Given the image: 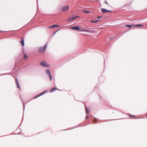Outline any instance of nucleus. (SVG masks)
<instances>
[{
	"mask_svg": "<svg viewBox=\"0 0 147 147\" xmlns=\"http://www.w3.org/2000/svg\"><path fill=\"white\" fill-rule=\"evenodd\" d=\"M47 47V44L43 47H41L38 49V51L40 53H43L46 50Z\"/></svg>",
	"mask_w": 147,
	"mask_h": 147,
	"instance_id": "f257e3e1",
	"label": "nucleus"
},
{
	"mask_svg": "<svg viewBox=\"0 0 147 147\" xmlns=\"http://www.w3.org/2000/svg\"><path fill=\"white\" fill-rule=\"evenodd\" d=\"M79 18V17L78 16H72V17H71L70 18H68L67 20V21H71L73 20H74L76 18Z\"/></svg>",
	"mask_w": 147,
	"mask_h": 147,
	"instance_id": "f03ea898",
	"label": "nucleus"
},
{
	"mask_svg": "<svg viewBox=\"0 0 147 147\" xmlns=\"http://www.w3.org/2000/svg\"><path fill=\"white\" fill-rule=\"evenodd\" d=\"M45 73L49 76L50 80L51 81L52 80V77L49 70L47 69L45 71Z\"/></svg>",
	"mask_w": 147,
	"mask_h": 147,
	"instance_id": "7ed1b4c3",
	"label": "nucleus"
},
{
	"mask_svg": "<svg viewBox=\"0 0 147 147\" xmlns=\"http://www.w3.org/2000/svg\"><path fill=\"white\" fill-rule=\"evenodd\" d=\"M134 26L135 27H142L143 25L141 24H136L135 25H126V26L129 28H131L132 26Z\"/></svg>",
	"mask_w": 147,
	"mask_h": 147,
	"instance_id": "20e7f679",
	"label": "nucleus"
},
{
	"mask_svg": "<svg viewBox=\"0 0 147 147\" xmlns=\"http://www.w3.org/2000/svg\"><path fill=\"white\" fill-rule=\"evenodd\" d=\"M46 92H47V91H46L43 92H42L41 93L34 97L33 98L34 99H36V98H37L38 97L42 95L43 94H44L45 93H46Z\"/></svg>",
	"mask_w": 147,
	"mask_h": 147,
	"instance_id": "39448f33",
	"label": "nucleus"
},
{
	"mask_svg": "<svg viewBox=\"0 0 147 147\" xmlns=\"http://www.w3.org/2000/svg\"><path fill=\"white\" fill-rule=\"evenodd\" d=\"M69 28L72 29L73 30H80L79 26H76L72 27H70Z\"/></svg>",
	"mask_w": 147,
	"mask_h": 147,
	"instance_id": "423d86ee",
	"label": "nucleus"
},
{
	"mask_svg": "<svg viewBox=\"0 0 147 147\" xmlns=\"http://www.w3.org/2000/svg\"><path fill=\"white\" fill-rule=\"evenodd\" d=\"M101 11L103 13H105L107 12H111V11H110L108 10H107L106 9L102 8V9H101Z\"/></svg>",
	"mask_w": 147,
	"mask_h": 147,
	"instance_id": "0eeeda50",
	"label": "nucleus"
},
{
	"mask_svg": "<svg viewBox=\"0 0 147 147\" xmlns=\"http://www.w3.org/2000/svg\"><path fill=\"white\" fill-rule=\"evenodd\" d=\"M69 6H65L63 7L62 10L63 11H65L67 10L69 8Z\"/></svg>",
	"mask_w": 147,
	"mask_h": 147,
	"instance_id": "6e6552de",
	"label": "nucleus"
},
{
	"mask_svg": "<svg viewBox=\"0 0 147 147\" xmlns=\"http://www.w3.org/2000/svg\"><path fill=\"white\" fill-rule=\"evenodd\" d=\"M59 27V26L57 25H53L50 26L48 27H47V28H54L55 27Z\"/></svg>",
	"mask_w": 147,
	"mask_h": 147,
	"instance_id": "1a4fd4ad",
	"label": "nucleus"
},
{
	"mask_svg": "<svg viewBox=\"0 0 147 147\" xmlns=\"http://www.w3.org/2000/svg\"><path fill=\"white\" fill-rule=\"evenodd\" d=\"M20 42L22 46H24V40L23 38H22V40L20 41Z\"/></svg>",
	"mask_w": 147,
	"mask_h": 147,
	"instance_id": "9d476101",
	"label": "nucleus"
},
{
	"mask_svg": "<svg viewBox=\"0 0 147 147\" xmlns=\"http://www.w3.org/2000/svg\"><path fill=\"white\" fill-rule=\"evenodd\" d=\"M57 90V89L56 88H52L50 90V92H53Z\"/></svg>",
	"mask_w": 147,
	"mask_h": 147,
	"instance_id": "9b49d317",
	"label": "nucleus"
},
{
	"mask_svg": "<svg viewBox=\"0 0 147 147\" xmlns=\"http://www.w3.org/2000/svg\"><path fill=\"white\" fill-rule=\"evenodd\" d=\"M16 83H17V87L18 88H20V86H19V84H18V80H17V78H16Z\"/></svg>",
	"mask_w": 147,
	"mask_h": 147,
	"instance_id": "f8f14e48",
	"label": "nucleus"
},
{
	"mask_svg": "<svg viewBox=\"0 0 147 147\" xmlns=\"http://www.w3.org/2000/svg\"><path fill=\"white\" fill-rule=\"evenodd\" d=\"M47 63L46 61H43L41 62L40 64H46Z\"/></svg>",
	"mask_w": 147,
	"mask_h": 147,
	"instance_id": "ddd939ff",
	"label": "nucleus"
},
{
	"mask_svg": "<svg viewBox=\"0 0 147 147\" xmlns=\"http://www.w3.org/2000/svg\"><path fill=\"white\" fill-rule=\"evenodd\" d=\"M24 59H28V57L26 54H24Z\"/></svg>",
	"mask_w": 147,
	"mask_h": 147,
	"instance_id": "4468645a",
	"label": "nucleus"
},
{
	"mask_svg": "<svg viewBox=\"0 0 147 147\" xmlns=\"http://www.w3.org/2000/svg\"><path fill=\"white\" fill-rule=\"evenodd\" d=\"M83 11L84 13H90V11Z\"/></svg>",
	"mask_w": 147,
	"mask_h": 147,
	"instance_id": "2eb2a0df",
	"label": "nucleus"
},
{
	"mask_svg": "<svg viewBox=\"0 0 147 147\" xmlns=\"http://www.w3.org/2000/svg\"><path fill=\"white\" fill-rule=\"evenodd\" d=\"M86 113H89V110L87 108H86Z\"/></svg>",
	"mask_w": 147,
	"mask_h": 147,
	"instance_id": "dca6fc26",
	"label": "nucleus"
},
{
	"mask_svg": "<svg viewBox=\"0 0 147 147\" xmlns=\"http://www.w3.org/2000/svg\"><path fill=\"white\" fill-rule=\"evenodd\" d=\"M91 21L92 22H93V23H96L98 21V20H96V21H94L92 20Z\"/></svg>",
	"mask_w": 147,
	"mask_h": 147,
	"instance_id": "f3484780",
	"label": "nucleus"
},
{
	"mask_svg": "<svg viewBox=\"0 0 147 147\" xmlns=\"http://www.w3.org/2000/svg\"><path fill=\"white\" fill-rule=\"evenodd\" d=\"M93 121L94 122H96L97 121V120L96 119H93Z\"/></svg>",
	"mask_w": 147,
	"mask_h": 147,
	"instance_id": "a211bd4d",
	"label": "nucleus"
},
{
	"mask_svg": "<svg viewBox=\"0 0 147 147\" xmlns=\"http://www.w3.org/2000/svg\"><path fill=\"white\" fill-rule=\"evenodd\" d=\"M83 31H84V32H90V31H88L87 30H83Z\"/></svg>",
	"mask_w": 147,
	"mask_h": 147,
	"instance_id": "6ab92c4d",
	"label": "nucleus"
},
{
	"mask_svg": "<svg viewBox=\"0 0 147 147\" xmlns=\"http://www.w3.org/2000/svg\"><path fill=\"white\" fill-rule=\"evenodd\" d=\"M129 116L130 117H135V116L134 115H130V114H129Z\"/></svg>",
	"mask_w": 147,
	"mask_h": 147,
	"instance_id": "aec40b11",
	"label": "nucleus"
},
{
	"mask_svg": "<svg viewBox=\"0 0 147 147\" xmlns=\"http://www.w3.org/2000/svg\"><path fill=\"white\" fill-rule=\"evenodd\" d=\"M102 16H100V17L98 16L97 17V18L98 19H100V18H102Z\"/></svg>",
	"mask_w": 147,
	"mask_h": 147,
	"instance_id": "412c9836",
	"label": "nucleus"
},
{
	"mask_svg": "<svg viewBox=\"0 0 147 147\" xmlns=\"http://www.w3.org/2000/svg\"><path fill=\"white\" fill-rule=\"evenodd\" d=\"M43 65L44 66H45V67L48 66L47 65Z\"/></svg>",
	"mask_w": 147,
	"mask_h": 147,
	"instance_id": "4be33fe9",
	"label": "nucleus"
},
{
	"mask_svg": "<svg viewBox=\"0 0 147 147\" xmlns=\"http://www.w3.org/2000/svg\"><path fill=\"white\" fill-rule=\"evenodd\" d=\"M89 118V117L87 116H86V119H88Z\"/></svg>",
	"mask_w": 147,
	"mask_h": 147,
	"instance_id": "5701e85b",
	"label": "nucleus"
},
{
	"mask_svg": "<svg viewBox=\"0 0 147 147\" xmlns=\"http://www.w3.org/2000/svg\"><path fill=\"white\" fill-rule=\"evenodd\" d=\"M105 3L106 4H107L108 5V3H107V1H105Z\"/></svg>",
	"mask_w": 147,
	"mask_h": 147,
	"instance_id": "b1692460",
	"label": "nucleus"
}]
</instances>
